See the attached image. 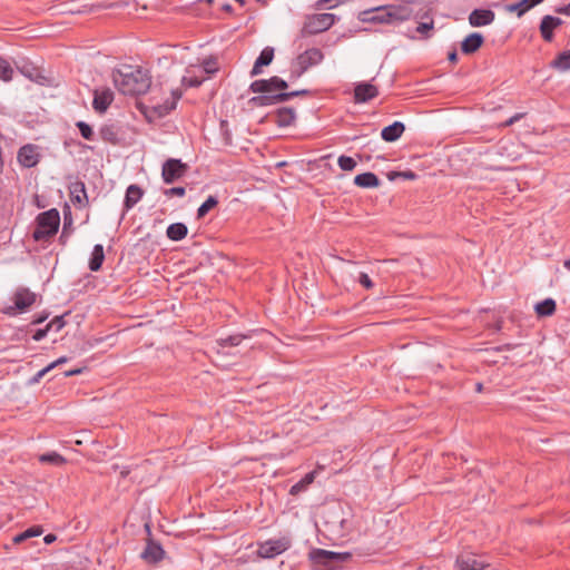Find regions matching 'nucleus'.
<instances>
[{
    "instance_id": "nucleus-1",
    "label": "nucleus",
    "mask_w": 570,
    "mask_h": 570,
    "mask_svg": "<svg viewBox=\"0 0 570 570\" xmlns=\"http://www.w3.org/2000/svg\"><path fill=\"white\" fill-rule=\"evenodd\" d=\"M127 70H116L112 79L116 88L126 96H140L146 94L151 87V76L147 69L137 67L126 68Z\"/></svg>"
},
{
    "instance_id": "nucleus-2",
    "label": "nucleus",
    "mask_w": 570,
    "mask_h": 570,
    "mask_svg": "<svg viewBox=\"0 0 570 570\" xmlns=\"http://www.w3.org/2000/svg\"><path fill=\"white\" fill-rule=\"evenodd\" d=\"M412 9L404 6L386 4L360 12L358 19L370 23H395L409 20Z\"/></svg>"
},
{
    "instance_id": "nucleus-3",
    "label": "nucleus",
    "mask_w": 570,
    "mask_h": 570,
    "mask_svg": "<svg viewBox=\"0 0 570 570\" xmlns=\"http://www.w3.org/2000/svg\"><path fill=\"white\" fill-rule=\"evenodd\" d=\"M60 214L57 208H51L38 214L36 227L32 232L35 242H49L59 230Z\"/></svg>"
},
{
    "instance_id": "nucleus-4",
    "label": "nucleus",
    "mask_w": 570,
    "mask_h": 570,
    "mask_svg": "<svg viewBox=\"0 0 570 570\" xmlns=\"http://www.w3.org/2000/svg\"><path fill=\"white\" fill-rule=\"evenodd\" d=\"M324 59V53L318 48H309L299 53L291 65L289 79L297 80L309 68L320 65Z\"/></svg>"
},
{
    "instance_id": "nucleus-5",
    "label": "nucleus",
    "mask_w": 570,
    "mask_h": 570,
    "mask_svg": "<svg viewBox=\"0 0 570 570\" xmlns=\"http://www.w3.org/2000/svg\"><path fill=\"white\" fill-rule=\"evenodd\" d=\"M308 556L313 563V570H334L336 564L345 562L350 558L347 552L341 553L324 549H313Z\"/></svg>"
},
{
    "instance_id": "nucleus-6",
    "label": "nucleus",
    "mask_w": 570,
    "mask_h": 570,
    "mask_svg": "<svg viewBox=\"0 0 570 570\" xmlns=\"http://www.w3.org/2000/svg\"><path fill=\"white\" fill-rule=\"evenodd\" d=\"M336 21L333 13H314L305 17L299 36L302 38L328 30Z\"/></svg>"
},
{
    "instance_id": "nucleus-7",
    "label": "nucleus",
    "mask_w": 570,
    "mask_h": 570,
    "mask_svg": "<svg viewBox=\"0 0 570 570\" xmlns=\"http://www.w3.org/2000/svg\"><path fill=\"white\" fill-rule=\"evenodd\" d=\"M313 91L309 89H299L294 91H287V92H278L275 95H258L254 96L248 100V105L253 107H267L277 105L281 102H285L291 100L295 97H307L312 96Z\"/></svg>"
},
{
    "instance_id": "nucleus-8",
    "label": "nucleus",
    "mask_w": 570,
    "mask_h": 570,
    "mask_svg": "<svg viewBox=\"0 0 570 570\" xmlns=\"http://www.w3.org/2000/svg\"><path fill=\"white\" fill-rule=\"evenodd\" d=\"M288 83L278 76L268 79H258L249 85V91L261 95H275L278 92H287Z\"/></svg>"
},
{
    "instance_id": "nucleus-9",
    "label": "nucleus",
    "mask_w": 570,
    "mask_h": 570,
    "mask_svg": "<svg viewBox=\"0 0 570 570\" xmlns=\"http://www.w3.org/2000/svg\"><path fill=\"white\" fill-rule=\"evenodd\" d=\"M12 299L13 306H9L4 311L10 316L27 312L37 302V294L28 287H19L14 292Z\"/></svg>"
},
{
    "instance_id": "nucleus-10",
    "label": "nucleus",
    "mask_w": 570,
    "mask_h": 570,
    "mask_svg": "<svg viewBox=\"0 0 570 570\" xmlns=\"http://www.w3.org/2000/svg\"><path fill=\"white\" fill-rule=\"evenodd\" d=\"M188 165L178 158H168L161 167V178L165 184H174L188 171Z\"/></svg>"
},
{
    "instance_id": "nucleus-11",
    "label": "nucleus",
    "mask_w": 570,
    "mask_h": 570,
    "mask_svg": "<svg viewBox=\"0 0 570 570\" xmlns=\"http://www.w3.org/2000/svg\"><path fill=\"white\" fill-rule=\"evenodd\" d=\"M291 547V541L287 538L269 539L258 543L257 556L263 559L275 558Z\"/></svg>"
},
{
    "instance_id": "nucleus-12",
    "label": "nucleus",
    "mask_w": 570,
    "mask_h": 570,
    "mask_svg": "<svg viewBox=\"0 0 570 570\" xmlns=\"http://www.w3.org/2000/svg\"><path fill=\"white\" fill-rule=\"evenodd\" d=\"M17 160L24 168H32L37 166L40 161L38 147L32 144L23 145L18 150Z\"/></svg>"
},
{
    "instance_id": "nucleus-13",
    "label": "nucleus",
    "mask_w": 570,
    "mask_h": 570,
    "mask_svg": "<svg viewBox=\"0 0 570 570\" xmlns=\"http://www.w3.org/2000/svg\"><path fill=\"white\" fill-rule=\"evenodd\" d=\"M170 95L171 97L166 99L163 104H155L151 106L153 114L157 118H163L176 109L178 100L183 97V90L179 88L173 89Z\"/></svg>"
},
{
    "instance_id": "nucleus-14",
    "label": "nucleus",
    "mask_w": 570,
    "mask_h": 570,
    "mask_svg": "<svg viewBox=\"0 0 570 570\" xmlns=\"http://www.w3.org/2000/svg\"><path fill=\"white\" fill-rule=\"evenodd\" d=\"M140 558L149 564H156L165 558V550L159 542L148 538Z\"/></svg>"
},
{
    "instance_id": "nucleus-15",
    "label": "nucleus",
    "mask_w": 570,
    "mask_h": 570,
    "mask_svg": "<svg viewBox=\"0 0 570 570\" xmlns=\"http://www.w3.org/2000/svg\"><path fill=\"white\" fill-rule=\"evenodd\" d=\"M114 101V92L110 88L95 89L92 108L98 114H104Z\"/></svg>"
},
{
    "instance_id": "nucleus-16",
    "label": "nucleus",
    "mask_w": 570,
    "mask_h": 570,
    "mask_svg": "<svg viewBox=\"0 0 570 570\" xmlns=\"http://www.w3.org/2000/svg\"><path fill=\"white\" fill-rule=\"evenodd\" d=\"M455 566L460 570H483L489 564L480 560L474 553H461L456 557Z\"/></svg>"
},
{
    "instance_id": "nucleus-17",
    "label": "nucleus",
    "mask_w": 570,
    "mask_h": 570,
    "mask_svg": "<svg viewBox=\"0 0 570 570\" xmlns=\"http://www.w3.org/2000/svg\"><path fill=\"white\" fill-rule=\"evenodd\" d=\"M379 96V89L370 82H360L354 88V102L364 104Z\"/></svg>"
},
{
    "instance_id": "nucleus-18",
    "label": "nucleus",
    "mask_w": 570,
    "mask_h": 570,
    "mask_svg": "<svg viewBox=\"0 0 570 570\" xmlns=\"http://www.w3.org/2000/svg\"><path fill=\"white\" fill-rule=\"evenodd\" d=\"M562 22L563 21L558 17L550 14L544 16L539 27L542 39L547 42H551L554 38V29L560 27Z\"/></svg>"
},
{
    "instance_id": "nucleus-19",
    "label": "nucleus",
    "mask_w": 570,
    "mask_h": 570,
    "mask_svg": "<svg viewBox=\"0 0 570 570\" xmlns=\"http://www.w3.org/2000/svg\"><path fill=\"white\" fill-rule=\"evenodd\" d=\"M99 136L105 142L117 146L121 142V127L117 124H104L99 128Z\"/></svg>"
},
{
    "instance_id": "nucleus-20",
    "label": "nucleus",
    "mask_w": 570,
    "mask_h": 570,
    "mask_svg": "<svg viewBox=\"0 0 570 570\" xmlns=\"http://www.w3.org/2000/svg\"><path fill=\"white\" fill-rule=\"evenodd\" d=\"M70 199L72 204L79 208H83L88 205V196L86 185L81 180L71 183L69 186Z\"/></svg>"
},
{
    "instance_id": "nucleus-21",
    "label": "nucleus",
    "mask_w": 570,
    "mask_h": 570,
    "mask_svg": "<svg viewBox=\"0 0 570 570\" xmlns=\"http://www.w3.org/2000/svg\"><path fill=\"white\" fill-rule=\"evenodd\" d=\"M495 13L491 9H474L469 14V22L472 27H483L494 21Z\"/></svg>"
},
{
    "instance_id": "nucleus-22",
    "label": "nucleus",
    "mask_w": 570,
    "mask_h": 570,
    "mask_svg": "<svg viewBox=\"0 0 570 570\" xmlns=\"http://www.w3.org/2000/svg\"><path fill=\"white\" fill-rule=\"evenodd\" d=\"M483 35L480 32H472L461 42V51L464 55H473L483 46Z\"/></svg>"
},
{
    "instance_id": "nucleus-23",
    "label": "nucleus",
    "mask_w": 570,
    "mask_h": 570,
    "mask_svg": "<svg viewBox=\"0 0 570 570\" xmlns=\"http://www.w3.org/2000/svg\"><path fill=\"white\" fill-rule=\"evenodd\" d=\"M274 122L278 127H289L296 121V112L292 107H281L274 111Z\"/></svg>"
},
{
    "instance_id": "nucleus-24",
    "label": "nucleus",
    "mask_w": 570,
    "mask_h": 570,
    "mask_svg": "<svg viewBox=\"0 0 570 570\" xmlns=\"http://www.w3.org/2000/svg\"><path fill=\"white\" fill-rule=\"evenodd\" d=\"M274 59V48L265 47L259 56L256 58L254 66L250 70V77H255L262 73L263 67H267Z\"/></svg>"
},
{
    "instance_id": "nucleus-25",
    "label": "nucleus",
    "mask_w": 570,
    "mask_h": 570,
    "mask_svg": "<svg viewBox=\"0 0 570 570\" xmlns=\"http://www.w3.org/2000/svg\"><path fill=\"white\" fill-rule=\"evenodd\" d=\"M62 212H63V225H62L61 234L59 236V243L61 245H66L70 235L73 233V227H72L73 218H72L71 208L67 203L65 204Z\"/></svg>"
},
{
    "instance_id": "nucleus-26",
    "label": "nucleus",
    "mask_w": 570,
    "mask_h": 570,
    "mask_svg": "<svg viewBox=\"0 0 570 570\" xmlns=\"http://www.w3.org/2000/svg\"><path fill=\"white\" fill-rule=\"evenodd\" d=\"M404 131L405 125L401 121H394L382 129L381 137L386 142H394L401 138Z\"/></svg>"
},
{
    "instance_id": "nucleus-27",
    "label": "nucleus",
    "mask_w": 570,
    "mask_h": 570,
    "mask_svg": "<svg viewBox=\"0 0 570 570\" xmlns=\"http://www.w3.org/2000/svg\"><path fill=\"white\" fill-rule=\"evenodd\" d=\"M144 189L138 185H129L126 189L124 208L125 210L131 209L144 196Z\"/></svg>"
},
{
    "instance_id": "nucleus-28",
    "label": "nucleus",
    "mask_w": 570,
    "mask_h": 570,
    "mask_svg": "<svg viewBox=\"0 0 570 570\" xmlns=\"http://www.w3.org/2000/svg\"><path fill=\"white\" fill-rule=\"evenodd\" d=\"M354 184L361 188H377L381 185V180L374 173L366 171L356 175Z\"/></svg>"
},
{
    "instance_id": "nucleus-29",
    "label": "nucleus",
    "mask_w": 570,
    "mask_h": 570,
    "mask_svg": "<svg viewBox=\"0 0 570 570\" xmlns=\"http://www.w3.org/2000/svg\"><path fill=\"white\" fill-rule=\"evenodd\" d=\"M105 261V252L104 246L101 244H96L92 248L88 267L91 272H98L101 269V266Z\"/></svg>"
},
{
    "instance_id": "nucleus-30",
    "label": "nucleus",
    "mask_w": 570,
    "mask_h": 570,
    "mask_svg": "<svg viewBox=\"0 0 570 570\" xmlns=\"http://www.w3.org/2000/svg\"><path fill=\"white\" fill-rule=\"evenodd\" d=\"M188 234V228L184 223H173L167 227L166 236L173 242L183 240Z\"/></svg>"
},
{
    "instance_id": "nucleus-31",
    "label": "nucleus",
    "mask_w": 570,
    "mask_h": 570,
    "mask_svg": "<svg viewBox=\"0 0 570 570\" xmlns=\"http://www.w3.org/2000/svg\"><path fill=\"white\" fill-rule=\"evenodd\" d=\"M421 19H428L426 21H419L415 31L420 35V39H430L434 33V21L425 12Z\"/></svg>"
},
{
    "instance_id": "nucleus-32",
    "label": "nucleus",
    "mask_w": 570,
    "mask_h": 570,
    "mask_svg": "<svg viewBox=\"0 0 570 570\" xmlns=\"http://www.w3.org/2000/svg\"><path fill=\"white\" fill-rule=\"evenodd\" d=\"M557 304L553 298H546L535 304L534 311L539 317L551 316L556 313Z\"/></svg>"
},
{
    "instance_id": "nucleus-33",
    "label": "nucleus",
    "mask_w": 570,
    "mask_h": 570,
    "mask_svg": "<svg viewBox=\"0 0 570 570\" xmlns=\"http://www.w3.org/2000/svg\"><path fill=\"white\" fill-rule=\"evenodd\" d=\"M544 0H520L519 2L508 6L510 12H517L518 17H522L527 11L543 2Z\"/></svg>"
},
{
    "instance_id": "nucleus-34",
    "label": "nucleus",
    "mask_w": 570,
    "mask_h": 570,
    "mask_svg": "<svg viewBox=\"0 0 570 570\" xmlns=\"http://www.w3.org/2000/svg\"><path fill=\"white\" fill-rule=\"evenodd\" d=\"M315 479V472H308L306 473L298 482L293 484L289 489L291 495H298L299 493L307 490V488L314 482Z\"/></svg>"
},
{
    "instance_id": "nucleus-35",
    "label": "nucleus",
    "mask_w": 570,
    "mask_h": 570,
    "mask_svg": "<svg viewBox=\"0 0 570 570\" xmlns=\"http://www.w3.org/2000/svg\"><path fill=\"white\" fill-rule=\"evenodd\" d=\"M43 532L41 525H32L12 538L13 544H20L31 538L39 537Z\"/></svg>"
},
{
    "instance_id": "nucleus-36",
    "label": "nucleus",
    "mask_w": 570,
    "mask_h": 570,
    "mask_svg": "<svg viewBox=\"0 0 570 570\" xmlns=\"http://www.w3.org/2000/svg\"><path fill=\"white\" fill-rule=\"evenodd\" d=\"M252 335L250 333L243 334V333H236L228 335L227 337H220L218 338L217 345L220 347H227V346H238L245 338H249Z\"/></svg>"
},
{
    "instance_id": "nucleus-37",
    "label": "nucleus",
    "mask_w": 570,
    "mask_h": 570,
    "mask_svg": "<svg viewBox=\"0 0 570 570\" xmlns=\"http://www.w3.org/2000/svg\"><path fill=\"white\" fill-rule=\"evenodd\" d=\"M553 69L566 71L570 69V50L560 52L550 63Z\"/></svg>"
},
{
    "instance_id": "nucleus-38",
    "label": "nucleus",
    "mask_w": 570,
    "mask_h": 570,
    "mask_svg": "<svg viewBox=\"0 0 570 570\" xmlns=\"http://www.w3.org/2000/svg\"><path fill=\"white\" fill-rule=\"evenodd\" d=\"M218 198L216 196H208L207 199L198 207L197 218H204L212 209L218 206Z\"/></svg>"
},
{
    "instance_id": "nucleus-39",
    "label": "nucleus",
    "mask_w": 570,
    "mask_h": 570,
    "mask_svg": "<svg viewBox=\"0 0 570 570\" xmlns=\"http://www.w3.org/2000/svg\"><path fill=\"white\" fill-rule=\"evenodd\" d=\"M39 461L41 463H47V464L57 465V466L66 463V459L57 452L43 453L39 456Z\"/></svg>"
},
{
    "instance_id": "nucleus-40",
    "label": "nucleus",
    "mask_w": 570,
    "mask_h": 570,
    "mask_svg": "<svg viewBox=\"0 0 570 570\" xmlns=\"http://www.w3.org/2000/svg\"><path fill=\"white\" fill-rule=\"evenodd\" d=\"M13 68L9 63V61L2 57H0V79L3 81L12 80Z\"/></svg>"
},
{
    "instance_id": "nucleus-41",
    "label": "nucleus",
    "mask_w": 570,
    "mask_h": 570,
    "mask_svg": "<svg viewBox=\"0 0 570 570\" xmlns=\"http://www.w3.org/2000/svg\"><path fill=\"white\" fill-rule=\"evenodd\" d=\"M76 127L78 128L81 137L86 140H94L95 132L92 130V127L87 124L86 121L79 120L76 122Z\"/></svg>"
},
{
    "instance_id": "nucleus-42",
    "label": "nucleus",
    "mask_w": 570,
    "mask_h": 570,
    "mask_svg": "<svg viewBox=\"0 0 570 570\" xmlns=\"http://www.w3.org/2000/svg\"><path fill=\"white\" fill-rule=\"evenodd\" d=\"M337 164L344 171H352L356 167V161L352 157L345 155L338 157Z\"/></svg>"
},
{
    "instance_id": "nucleus-43",
    "label": "nucleus",
    "mask_w": 570,
    "mask_h": 570,
    "mask_svg": "<svg viewBox=\"0 0 570 570\" xmlns=\"http://www.w3.org/2000/svg\"><path fill=\"white\" fill-rule=\"evenodd\" d=\"M68 315V313L63 314V315H59V316H55L48 324L47 326L49 327V331H55V332H59L61 331L67 322L65 321V316Z\"/></svg>"
},
{
    "instance_id": "nucleus-44",
    "label": "nucleus",
    "mask_w": 570,
    "mask_h": 570,
    "mask_svg": "<svg viewBox=\"0 0 570 570\" xmlns=\"http://www.w3.org/2000/svg\"><path fill=\"white\" fill-rule=\"evenodd\" d=\"M203 70L207 75H214L218 71L217 59L213 56L203 61Z\"/></svg>"
},
{
    "instance_id": "nucleus-45",
    "label": "nucleus",
    "mask_w": 570,
    "mask_h": 570,
    "mask_svg": "<svg viewBox=\"0 0 570 570\" xmlns=\"http://www.w3.org/2000/svg\"><path fill=\"white\" fill-rule=\"evenodd\" d=\"M205 78L196 76H184L181 78V85L187 88H198L204 82Z\"/></svg>"
},
{
    "instance_id": "nucleus-46",
    "label": "nucleus",
    "mask_w": 570,
    "mask_h": 570,
    "mask_svg": "<svg viewBox=\"0 0 570 570\" xmlns=\"http://www.w3.org/2000/svg\"><path fill=\"white\" fill-rule=\"evenodd\" d=\"M164 195L168 198L171 197H184L186 195V188L183 186L171 187L164 190Z\"/></svg>"
},
{
    "instance_id": "nucleus-47",
    "label": "nucleus",
    "mask_w": 570,
    "mask_h": 570,
    "mask_svg": "<svg viewBox=\"0 0 570 570\" xmlns=\"http://www.w3.org/2000/svg\"><path fill=\"white\" fill-rule=\"evenodd\" d=\"M395 177H403L409 180H414L417 175L412 170H405V171H391L389 174V179L393 180Z\"/></svg>"
},
{
    "instance_id": "nucleus-48",
    "label": "nucleus",
    "mask_w": 570,
    "mask_h": 570,
    "mask_svg": "<svg viewBox=\"0 0 570 570\" xmlns=\"http://www.w3.org/2000/svg\"><path fill=\"white\" fill-rule=\"evenodd\" d=\"M357 282L365 288L372 289L374 287V283L371 277L366 273H360L357 277Z\"/></svg>"
},
{
    "instance_id": "nucleus-49",
    "label": "nucleus",
    "mask_w": 570,
    "mask_h": 570,
    "mask_svg": "<svg viewBox=\"0 0 570 570\" xmlns=\"http://www.w3.org/2000/svg\"><path fill=\"white\" fill-rule=\"evenodd\" d=\"M49 315H50V313H49V312H46V311H42L41 313H37V314L33 316V318H32V321H31L30 325H38V324L43 323L45 321H47V320H48Z\"/></svg>"
},
{
    "instance_id": "nucleus-50",
    "label": "nucleus",
    "mask_w": 570,
    "mask_h": 570,
    "mask_svg": "<svg viewBox=\"0 0 570 570\" xmlns=\"http://www.w3.org/2000/svg\"><path fill=\"white\" fill-rule=\"evenodd\" d=\"M333 4H334L333 0H318L315 2L314 8L316 10L334 9L335 7H331Z\"/></svg>"
},
{
    "instance_id": "nucleus-51",
    "label": "nucleus",
    "mask_w": 570,
    "mask_h": 570,
    "mask_svg": "<svg viewBox=\"0 0 570 570\" xmlns=\"http://www.w3.org/2000/svg\"><path fill=\"white\" fill-rule=\"evenodd\" d=\"M48 332H49V327L46 325L43 328H38L33 333L32 338L35 341L39 342V341L43 340L47 336Z\"/></svg>"
},
{
    "instance_id": "nucleus-52",
    "label": "nucleus",
    "mask_w": 570,
    "mask_h": 570,
    "mask_svg": "<svg viewBox=\"0 0 570 570\" xmlns=\"http://www.w3.org/2000/svg\"><path fill=\"white\" fill-rule=\"evenodd\" d=\"M51 371V366L47 365L42 370H40L32 379L31 383H38L48 372Z\"/></svg>"
},
{
    "instance_id": "nucleus-53",
    "label": "nucleus",
    "mask_w": 570,
    "mask_h": 570,
    "mask_svg": "<svg viewBox=\"0 0 570 570\" xmlns=\"http://www.w3.org/2000/svg\"><path fill=\"white\" fill-rule=\"evenodd\" d=\"M525 114L523 112H518L515 115H513L512 117H510L508 120H505L502 126L503 127H509L511 125H513L514 122L519 121L520 119H522L524 117Z\"/></svg>"
},
{
    "instance_id": "nucleus-54",
    "label": "nucleus",
    "mask_w": 570,
    "mask_h": 570,
    "mask_svg": "<svg viewBox=\"0 0 570 570\" xmlns=\"http://www.w3.org/2000/svg\"><path fill=\"white\" fill-rule=\"evenodd\" d=\"M448 60L451 62V63H456L459 61V56H458V51L455 48H452V50L449 51L448 53Z\"/></svg>"
},
{
    "instance_id": "nucleus-55",
    "label": "nucleus",
    "mask_w": 570,
    "mask_h": 570,
    "mask_svg": "<svg viewBox=\"0 0 570 570\" xmlns=\"http://www.w3.org/2000/svg\"><path fill=\"white\" fill-rule=\"evenodd\" d=\"M556 12L559 14L570 16V2L566 6L556 8Z\"/></svg>"
},
{
    "instance_id": "nucleus-56",
    "label": "nucleus",
    "mask_w": 570,
    "mask_h": 570,
    "mask_svg": "<svg viewBox=\"0 0 570 570\" xmlns=\"http://www.w3.org/2000/svg\"><path fill=\"white\" fill-rule=\"evenodd\" d=\"M57 540V535L55 533H48L43 537V542L46 544H51Z\"/></svg>"
},
{
    "instance_id": "nucleus-57",
    "label": "nucleus",
    "mask_w": 570,
    "mask_h": 570,
    "mask_svg": "<svg viewBox=\"0 0 570 570\" xmlns=\"http://www.w3.org/2000/svg\"><path fill=\"white\" fill-rule=\"evenodd\" d=\"M67 357L66 356H61L59 357L58 360H56L55 362L50 363L49 366H51V370L55 368L57 365H60L62 363H66L67 362Z\"/></svg>"
},
{
    "instance_id": "nucleus-58",
    "label": "nucleus",
    "mask_w": 570,
    "mask_h": 570,
    "mask_svg": "<svg viewBox=\"0 0 570 570\" xmlns=\"http://www.w3.org/2000/svg\"><path fill=\"white\" fill-rule=\"evenodd\" d=\"M80 373H82V368H75V370H70V371L65 372V376L66 377L75 376V375H78Z\"/></svg>"
},
{
    "instance_id": "nucleus-59",
    "label": "nucleus",
    "mask_w": 570,
    "mask_h": 570,
    "mask_svg": "<svg viewBox=\"0 0 570 570\" xmlns=\"http://www.w3.org/2000/svg\"><path fill=\"white\" fill-rule=\"evenodd\" d=\"M222 10H223V11H225V12H227V13H233V11H234V9H233V7H232V4H230V3H225V4H223V6H222Z\"/></svg>"
},
{
    "instance_id": "nucleus-60",
    "label": "nucleus",
    "mask_w": 570,
    "mask_h": 570,
    "mask_svg": "<svg viewBox=\"0 0 570 570\" xmlns=\"http://www.w3.org/2000/svg\"><path fill=\"white\" fill-rule=\"evenodd\" d=\"M475 391L479 393L483 391V384L481 382L475 383Z\"/></svg>"
},
{
    "instance_id": "nucleus-61",
    "label": "nucleus",
    "mask_w": 570,
    "mask_h": 570,
    "mask_svg": "<svg viewBox=\"0 0 570 570\" xmlns=\"http://www.w3.org/2000/svg\"><path fill=\"white\" fill-rule=\"evenodd\" d=\"M333 1H334V4L332 7H337L340 4L348 2L350 0H333Z\"/></svg>"
},
{
    "instance_id": "nucleus-62",
    "label": "nucleus",
    "mask_w": 570,
    "mask_h": 570,
    "mask_svg": "<svg viewBox=\"0 0 570 570\" xmlns=\"http://www.w3.org/2000/svg\"><path fill=\"white\" fill-rule=\"evenodd\" d=\"M261 7H266L268 4V0H255Z\"/></svg>"
},
{
    "instance_id": "nucleus-63",
    "label": "nucleus",
    "mask_w": 570,
    "mask_h": 570,
    "mask_svg": "<svg viewBox=\"0 0 570 570\" xmlns=\"http://www.w3.org/2000/svg\"><path fill=\"white\" fill-rule=\"evenodd\" d=\"M513 348V345L512 344H504L502 347H500V350H505V351H510Z\"/></svg>"
},
{
    "instance_id": "nucleus-64",
    "label": "nucleus",
    "mask_w": 570,
    "mask_h": 570,
    "mask_svg": "<svg viewBox=\"0 0 570 570\" xmlns=\"http://www.w3.org/2000/svg\"><path fill=\"white\" fill-rule=\"evenodd\" d=\"M563 267H564L566 269L570 271V258H569V259H566V261L563 262Z\"/></svg>"
}]
</instances>
